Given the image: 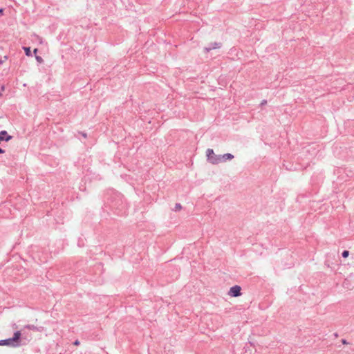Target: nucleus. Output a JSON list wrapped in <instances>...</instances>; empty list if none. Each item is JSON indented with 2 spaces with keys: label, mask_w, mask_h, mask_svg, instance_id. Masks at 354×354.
Listing matches in <instances>:
<instances>
[{
  "label": "nucleus",
  "mask_w": 354,
  "mask_h": 354,
  "mask_svg": "<svg viewBox=\"0 0 354 354\" xmlns=\"http://www.w3.org/2000/svg\"><path fill=\"white\" fill-rule=\"evenodd\" d=\"M21 332L16 331L12 337L0 340V346H8L12 347L19 346L21 344Z\"/></svg>",
  "instance_id": "1"
},
{
  "label": "nucleus",
  "mask_w": 354,
  "mask_h": 354,
  "mask_svg": "<svg viewBox=\"0 0 354 354\" xmlns=\"http://www.w3.org/2000/svg\"><path fill=\"white\" fill-rule=\"evenodd\" d=\"M229 295L231 297H236L241 295V288L239 286H234L230 288Z\"/></svg>",
  "instance_id": "2"
},
{
  "label": "nucleus",
  "mask_w": 354,
  "mask_h": 354,
  "mask_svg": "<svg viewBox=\"0 0 354 354\" xmlns=\"http://www.w3.org/2000/svg\"><path fill=\"white\" fill-rule=\"evenodd\" d=\"M206 156L207 161L212 164L213 159L216 155L214 153L213 149H207L206 151Z\"/></svg>",
  "instance_id": "3"
},
{
  "label": "nucleus",
  "mask_w": 354,
  "mask_h": 354,
  "mask_svg": "<svg viewBox=\"0 0 354 354\" xmlns=\"http://www.w3.org/2000/svg\"><path fill=\"white\" fill-rule=\"evenodd\" d=\"M221 43H217V42L212 43L209 44V46L208 47H205L204 48V50L206 53H207V52L210 51L211 50L219 48L221 47Z\"/></svg>",
  "instance_id": "4"
},
{
  "label": "nucleus",
  "mask_w": 354,
  "mask_h": 354,
  "mask_svg": "<svg viewBox=\"0 0 354 354\" xmlns=\"http://www.w3.org/2000/svg\"><path fill=\"white\" fill-rule=\"evenodd\" d=\"M223 162V156L222 155H216L213 159L212 164L217 165Z\"/></svg>",
  "instance_id": "5"
},
{
  "label": "nucleus",
  "mask_w": 354,
  "mask_h": 354,
  "mask_svg": "<svg viewBox=\"0 0 354 354\" xmlns=\"http://www.w3.org/2000/svg\"><path fill=\"white\" fill-rule=\"evenodd\" d=\"M222 156H223V162H225L227 160H230L234 158V156L229 153L223 154Z\"/></svg>",
  "instance_id": "6"
},
{
  "label": "nucleus",
  "mask_w": 354,
  "mask_h": 354,
  "mask_svg": "<svg viewBox=\"0 0 354 354\" xmlns=\"http://www.w3.org/2000/svg\"><path fill=\"white\" fill-rule=\"evenodd\" d=\"M24 50L27 56H30L31 55L30 48V47H24Z\"/></svg>",
  "instance_id": "7"
},
{
  "label": "nucleus",
  "mask_w": 354,
  "mask_h": 354,
  "mask_svg": "<svg viewBox=\"0 0 354 354\" xmlns=\"http://www.w3.org/2000/svg\"><path fill=\"white\" fill-rule=\"evenodd\" d=\"M26 328H27L30 330H38L37 328L34 325H27V326H26Z\"/></svg>",
  "instance_id": "8"
},
{
  "label": "nucleus",
  "mask_w": 354,
  "mask_h": 354,
  "mask_svg": "<svg viewBox=\"0 0 354 354\" xmlns=\"http://www.w3.org/2000/svg\"><path fill=\"white\" fill-rule=\"evenodd\" d=\"M181 209H182L181 205L180 203H176L175 205L174 210L176 212V211H179Z\"/></svg>",
  "instance_id": "9"
},
{
  "label": "nucleus",
  "mask_w": 354,
  "mask_h": 354,
  "mask_svg": "<svg viewBox=\"0 0 354 354\" xmlns=\"http://www.w3.org/2000/svg\"><path fill=\"white\" fill-rule=\"evenodd\" d=\"M349 255V252L348 250H344L343 252L342 253V256L344 257V258H346L348 257Z\"/></svg>",
  "instance_id": "10"
},
{
  "label": "nucleus",
  "mask_w": 354,
  "mask_h": 354,
  "mask_svg": "<svg viewBox=\"0 0 354 354\" xmlns=\"http://www.w3.org/2000/svg\"><path fill=\"white\" fill-rule=\"evenodd\" d=\"M36 59L39 62H43L42 58L41 57H39V56H36Z\"/></svg>",
  "instance_id": "11"
},
{
  "label": "nucleus",
  "mask_w": 354,
  "mask_h": 354,
  "mask_svg": "<svg viewBox=\"0 0 354 354\" xmlns=\"http://www.w3.org/2000/svg\"><path fill=\"white\" fill-rule=\"evenodd\" d=\"M80 342L78 339H76L74 342H73V344L75 345V346H78L80 345Z\"/></svg>",
  "instance_id": "12"
},
{
  "label": "nucleus",
  "mask_w": 354,
  "mask_h": 354,
  "mask_svg": "<svg viewBox=\"0 0 354 354\" xmlns=\"http://www.w3.org/2000/svg\"><path fill=\"white\" fill-rule=\"evenodd\" d=\"M267 103V101L266 100H263L262 102L261 103V105H264Z\"/></svg>",
  "instance_id": "13"
},
{
  "label": "nucleus",
  "mask_w": 354,
  "mask_h": 354,
  "mask_svg": "<svg viewBox=\"0 0 354 354\" xmlns=\"http://www.w3.org/2000/svg\"><path fill=\"white\" fill-rule=\"evenodd\" d=\"M342 344H347V342H346V339H342Z\"/></svg>",
  "instance_id": "14"
},
{
  "label": "nucleus",
  "mask_w": 354,
  "mask_h": 354,
  "mask_svg": "<svg viewBox=\"0 0 354 354\" xmlns=\"http://www.w3.org/2000/svg\"><path fill=\"white\" fill-rule=\"evenodd\" d=\"M3 13V9H0V16H1Z\"/></svg>",
  "instance_id": "15"
},
{
  "label": "nucleus",
  "mask_w": 354,
  "mask_h": 354,
  "mask_svg": "<svg viewBox=\"0 0 354 354\" xmlns=\"http://www.w3.org/2000/svg\"><path fill=\"white\" fill-rule=\"evenodd\" d=\"M4 152H5V151L3 149H2L1 148H0V153H3Z\"/></svg>",
  "instance_id": "16"
},
{
  "label": "nucleus",
  "mask_w": 354,
  "mask_h": 354,
  "mask_svg": "<svg viewBox=\"0 0 354 354\" xmlns=\"http://www.w3.org/2000/svg\"><path fill=\"white\" fill-rule=\"evenodd\" d=\"M37 52V48L34 49V53L36 54Z\"/></svg>",
  "instance_id": "17"
},
{
  "label": "nucleus",
  "mask_w": 354,
  "mask_h": 354,
  "mask_svg": "<svg viewBox=\"0 0 354 354\" xmlns=\"http://www.w3.org/2000/svg\"><path fill=\"white\" fill-rule=\"evenodd\" d=\"M1 91H4V86H1Z\"/></svg>",
  "instance_id": "18"
},
{
  "label": "nucleus",
  "mask_w": 354,
  "mask_h": 354,
  "mask_svg": "<svg viewBox=\"0 0 354 354\" xmlns=\"http://www.w3.org/2000/svg\"><path fill=\"white\" fill-rule=\"evenodd\" d=\"M82 135H83L84 137L86 136V133H83Z\"/></svg>",
  "instance_id": "19"
},
{
  "label": "nucleus",
  "mask_w": 354,
  "mask_h": 354,
  "mask_svg": "<svg viewBox=\"0 0 354 354\" xmlns=\"http://www.w3.org/2000/svg\"><path fill=\"white\" fill-rule=\"evenodd\" d=\"M0 96H1V93L0 92Z\"/></svg>",
  "instance_id": "20"
}]
</instances>
